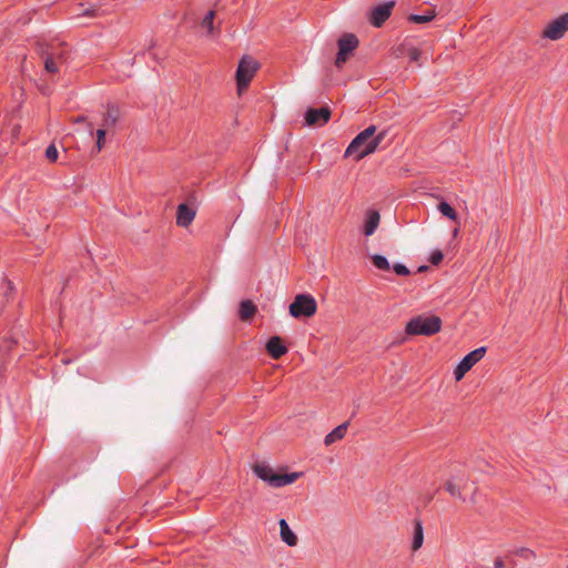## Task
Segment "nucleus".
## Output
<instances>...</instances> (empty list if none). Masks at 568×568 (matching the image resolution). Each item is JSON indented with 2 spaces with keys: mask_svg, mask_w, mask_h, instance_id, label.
Here are the masks:
<instances>
[{
  "mask_svg": "<svg viewBox=\"0 0 568 568\" xmlns=\"http://www.w3.org/2000/svg\"><path fill=\"white\" fill-rule=\"evenodd\" d=\"M386 135V130L377 132L375 125H369L353 139L345 151V156L355 155L357 161L364 159L379 148Z\"/></svg>",
  "mask_w": 568,
  "mask_h": 568,
  "instance_id": "obj_1",
  "label": "nucleus"
},
{
  "mask_svg": "<svg viewBox=\"0 0 568 568\" xmlns=\"http://www.w3.org/2000/svg\"><path fill=\"white\" fill-rule=\"evenodd\" d=\"M255 475L262 480L268 483L272 487H283L293 484L301 477V473L276 474L265 464H255L253 467Z\"/></svg>",
  "mask_w": 568,
  "mask_h": 568,
  "instance_id": "obj_2",
  "label": "nucleus"
},
{
  "mask_svg": "<svg viewBox=\"0 0 568 568\" xmlns=\"http://www.w3.org/2000/svg\"><path fill=\"white\" fill-rule=\"evenodd\" d=\"M442 321L438 316H417L406 325L409 335H433L440 331Z\"/></svg>",
  "mask_w": 568,
  "mask_h": 568,
  "instance_id": "obj_3",
  "label": "nucleus"
},
{
  "mask_svg": "<svg viewBox=\"0 0 568 568\" xmlns=\"http://www.w3.org/2000/svg\"><path fill=\"white\" fill-rule=\"evenodd\" d=\"M258 68V62L250 55H244L240 60L236 70V84L239 94H242V92L246 90Z\"/></svg>",
  "mask_w": 568,
  "mask_h": 568,
  "instance_id": "obj_4",
  "label": "nucleus"
},
{
  "mask_svg": "<svg viewBox=\"0 0 568 568\" xmlns=\"http://www.w3.org/2000/svg\"><path fill=\"white\" fill-rule=\"evenodd\" d=\"M317 304L314 297L306 294H298L295 296L293 303L290 305V314L295 317H311L316 313Z\"/></svg>",
  "mask_w": 568,
  "mask_h": 568,
  "instance_id": "obj_5",
  "label": "nucleus"
},
{
  "mask_svg": "<svg viewBox=\"0 0 568 568\" xmlns=\"http://www.w3.org/2000/svg\"><path fill=\"white\" fill-rule=\"evenodd\" d=\"M568 31V12L551 20L542 31V37L552 41L561 39Z\"/></svg>",
  "mask_w": 568,
  "mask_h": 568,
  "instance_id": "obj_6",
  "label": "nucleus"
},
{
  "mask_svg": "<svg viewBox=\"0 0 568 568\" xmlns=\"http://www.w3.org/2000/svg\"><path fill=\"white\" fill-rule=\"evenodd\" d=\"M338 53L335 60L336 67L341 68L346 62L348 54L358 45V39L353 33H345L338 39Z\"/></svg>",
  "mask_w": 568,
  "mask_h": 568,
  "instance_id": "obj_7",
  "label": "nucleus"
},
{
  "mask_svg": "<svg viewBox=\"0 0 568 568\" xmlns=\"http://www.w3.org/2000/svg\"><path fill=\"white\" fill-rule=\"evenodd\" d=\"M486 354L485 347H478L474 349L473 352L468 353L457 365V367L454 371V375L456 381H460L465 374L471 369V367L478 363L484 355Z\"/></svg>",
  "mask_w": 568,
  "mask_h": 568,
  "instance_id": "obj_8",
  "label": "nucleus"
},
{
  "mask_svg": "<svg viewBox=\"0 0 568 568\" xmlns=\"http://www.w3.org/2000/svg\"><path fill=\"white\" fill-rule=\"evenodd\" d=\"M331 114L332 112L327 106L320 109L311 108L305 113V123L308 126H322L329 121Z\"/></svg>",
  "mask_w": 568,
  "mask_h": 568,
  "instance_id": "obj_9",
  "label": "nucleus"
},
{
  "mask_svg": "<svg viewBox=\"0 0 568 568\" xmlns=\"http://www.w3.org/2000/svg\"><path fill=\"white\" fill-rule=\"evenodd\" d=\"M394 6H395V2L389 1V2L382 3V4H378L375 8H373L371 11V17H369L371 23L376 28L382 27L383 23L390 17Z\"/></svg>",
  "mask_w": 568,
  "mask_h": 568,
  "instance_id": "obj_10",
  "label": "nucleus"
},
{
  "mask_svg": "<svg viewBox=\"0 0 568 568\" xmlns=\"http://www.w3.org/2000/svg\"><path fill=\"white\" fill-rule=\"evenodd\" d=\"M266 351L274 359H278L287 353V347L280 336H273L266 343Z\"/></svg>",
  "mask_w": 568,
  "mask_h": 568,
  "instance_id": "obj_11",
  "label": "nucleus"
},
{
  "mask_svg": "<svg viewBox=\"0 0 568 568\" xmlns=\"http://www.w3.org/2000/svg\"><path fill=\"white\" fill-rule=\"evenodd\" d=\"M195 217V211L186 204H180L176 212V224L182 227H187Z\"/></svg>",
  "mask_w": 568,
  "mask_h": 568,
  "instance_id": "obj_12",
  "label": "nucleus"
},
{
  "mask_svg": "<svg viewBox=\"0 0 568 568\" xmlns=\"http://www.w3.org/2000/svg\"><path fill=\"white\" fill-rule=\"evenodd\" d=\"M280 538L290 547H295L298 542L296 534L290 528L285 519H280Z\"/></svg>",
  "mask_w": 568,
  "mask_h": 568,
  "instance_id": "obj_13",
  "label": "nucleus"
},
{
  "mask_svg": "<svg viewBox=\"0 0 568 568\" xmlns=\"http://www.w3.org/2000/svg\"><path fill=\"white\" fill-rule=\"evenodd\" d=\"M121 116L120 110L114 104H109L105 113L103 114L102 124L104 129H110L116 124Z\"/></svg>",
  "mask_w": 568,
  "mask_h": 568,
  "instance_id": "obj_14",
  "label": "nucleus"
},
{
  "mask_svg": "<svg viewBox=\"0 0 568 568\" xmlns=\"http://www.w3.org/2000/svg\"><path fill=\"white\" fill-rule=\"evenodd\" d=\"M464 481V478L462 476H453L445 483V488L449 493L450 496L464 499L463 498V486L462 483Z\"/></svg>",
  "mask_w": 568,
  "mask_h": 568,
  "instance_id": "obj_15",
  "label": "nucleus"
},
{
  "mask_svg": "<svg viewBox=\"0 0 568 568\" xmlns=\"http://www.w3.org/2000/svg\"><path fill=\"white\" fill-rule=\"evenodd\" d=\"M379 221H381V215L377 211H374V210L368 211L365 226H364V234L366 236L373 235L379 225Z\"/></svg>",
  "mask_w": 568,
  "mask_h": 568,
  "instance_id": "obj_16",
  "label": "nucleus"
},
{
  "mask_svg": "<svg viewBox=\"0 0 568 568\" xmlns=\"http://www.w3.org/2000/svg\"><path fill=\"white\" fill-rule=\"evenodd\" d=\"M347 427H348V422H345V423L341 424L339 426H337L336 428H334L331 433H328L325 436V439H324L325 445L328 446V445H332L333 443L342 439L347 432Z\"/></svg>",
  "mask_w": 568,
  "mask_h": 568,
  "instance_id": "obj_17",
  "label": "nucleus"
},
{
  "mask_svg": "<svg viewBox=\"0 0 568 568\" xmlns=\"http://www.w3.org/2000/svg\"><path fill=\"white\" fill-rule=\"evenodd\" d=\"M256 306L253 302L250 300L243 301L240 304V317L242 321H248L251 320L254 314L256 313Z\"/></svg>",
  "mask_w": 568,
  "mask_h": 568,
  "instance_id": "obj_18",
  "label": "nucleus"
},
{
  "mask_svg": "<svg viewBox=\"0 0 568 568\" xmlns=\"http://www.w3.org/2000/svg\"><path fill=\"white\" fill-rule=\"evenodd\" d=\"M423 542H424L423 525L420 521H415L414 537H413V544H412L413 551L418 550L423 546Z\"/></svg>",
  "mask_w": 568,
  "mask_h": 568,
  "instance_id": "obj_19",
  "label": "nucleus"
},
{
  "mask_svg": "<svg viewBox=\"0 0 568 568\" xmlns=\"http://www.w3.org/2000/svg\"><path fill=\"white\" fill-rule=\"evenodd\" d=\"M214 17L215 12L211 10L206 13V16L203 18L201 22V28L206 30L207 36H212L214 33Z\"/></svg>",
  "mask_w": 568,
  "mask_h": 568,
  "instance_id": "obj_20",
  "label": "nucleus"
},
{
  "mask_svg": "<svg viewBox=\"0 0 568 568\" xmlns=\"http://www.w3.org/2000/svg\"><path fill=\"white\" fill-rule=\"evenodd\" d=\"M438 210L444 216L448 217L449 220H457V214L455 210L447 202H440L438 204Z\"/></svg>",
  "mask_w": 568,
  "mask_h": 568,
  "instance_id": "obj_21",
  "label": "nucleus"
},
{
  "mask_svg": "<svg viewBox=\"0 0 568 568\" xmlns=\"http://www.w3.org/2000/svg\"><path fill=\"white\" fill-rule=\"evenodd\" d=\"M435 18V11H429L427 14H410L408 20L414 23H426Z\"/></svg>",
  "mask_w": 568,
  "mask_h": 568,
  "instance_id": "obj_22",
  "label": "nucleus"
},
{
  "mask_svg": "<svg viewBox=\"0 0 568 568\" xmlns=\"http://www.w3.org/2000/svg\"><path fill=\"white\" fill-rule=\"evenodd\" d=\"M372 261H373V264L382 271L390 270V264H389L388 260L383 255H377V254L373 255Z\"/></svg>",
  "mask_w": 568,
  "mask_h": 568,
  "instance_id": "obj_23",
  "label": "nucleus"
},
{
  "mask_svg": "<svg viewBox=\"0 0 568 568\" xmlns=\"http://www.w3.org/2000/svg\"><path fill=\"white\" fill-rule=\"evenodd\" d=\"M44 68L50 73L58 72L59 65L57 59L52 55H48L44 60Z\"/></svg>",
  "mask_w": 568,
  "mask_h": 568,
  "instance_id": "obj_24",
  "label": "nucleus"
},
{
  "mask_svg": "<svg viewBox=\"0 0 568 568\" xmlns=\"http://www.w3.org/2000/svg\"><path fill=\"white\" fill-rule=\"evenodd\" d=\"M105 134H106V129H104L103 126L98 129V131H97V151L98 152H100L104 146Z\"/></svg>",
  "mask_w": 568,
  "mask_h": 568,
  "instance_id": "obj_25",
  "label": "nucleus"
},
{
  "mask_svg": "<svg viewBox=\"0 0 568 568\" xmlns=\"http://www.w3.org/2000/svg\"><path fill=\"white\" fill-rule=\"evenodd\" d=\"M45 156L50 162H55L59 158L58 149L54 144H50L45 150Z\"/></svg>",
  "mask_w": 568,
  "mask_h": 568,
  "instance_id": "obj_26",
  "label": "nucleus"
},
{
  "mask_svg": "<svg viewBox=\"0 0 568 568\" xmlns=\"http://www.w3.org/2000/svg\"><path fill=\"white\" fill-rule=\"evenodd\" d=\"M514 554L517 556H520L525 559H530L536 556L535 552L528 548H519V549L515 550Z\"/></svg>",
  "mask_w": 568,
  "mask_h": 568,
  "instance_id": "obj_27",
  "label": "nucleus"
},
{
  "mask_svg": "<svg viewBox=\"0 0 568 568\" xmlns=\"http://www.w3.org/2000/svg\"><path fill=\"white\" fill-rule=\"evenodd\" d=\"M443 260V253L442 251L439 250H435L432 254H430V257H429V262L434 265H437L442 262Z\"/></svg>",
  "mask_w": 568,
  "mask_h": 568,
  "instance_id": "obj_28",
  "label": "nucleus"
},
{
  "mask_svg": "<svg viewBox=\"0 0 568 568\" xmlns=\"http://www.w3.org/2000/svg\"><path fill=\"white\" fill-rule=\"evenodd\" d=\"M393 270L397 275H402V276H406L410 273L409 270L405 265L399 264V263L395 264L393 266Z\"/></svg>",
  "mask_w": 568,
  "mask_h": 568,
  "instance_id": "obj_29",
  "label": "nucleus"
},
{
  "mask_svg": "<svg viewBox=\"0 0 568 568\" xmlns=\"http://www.w3.org/2000/svg\"><path fill=\"white\" fill-rule=\"evenodd\" d=\"M407 53H408L409 60L412 62H418L419 61L420 51L417 48H409Z\"/></svg>",
  "mask_w": 568,
  "mask_h": 568,
  "instance_id": "obj_30",
  "label": "nucleus"
},
{
  "mask_svg": "<svg viewBox=\"0 0 568 568\" xmlns=\"http://www.w3.org/2000/svg\"><path fill=\"white\" fill-rule=\"evenodd\" d=\"M494 567L495 568H504L505 567L504 560L501 558H496L494 561Z\"/></svg>",
  "mask_w": 568,
  "mask_h": 568,
  "instance_id": "obj_31",
  "label": "nucleus"
},
{
  "mask_svg": "<svg viewBox=\"0 0 568 568\" xmlns=\"http://www.w3.org/2000/svg\"><path fill=\"white\" fill-rule=\"evenodd\" d=\"M94 13H95V10H94V9H89V10L83 11V14H84V16H90V17H92V16H94Z\"/></svg>",
  "mask_w": 568,
  "mask_h": 568,
  "instance_id": "obj_32",
  "label": "nucleus"
},
{
  "mask_svg": "<svg viewBox=\"0 0 568 568\" xmlns=\"http://www.w3.org/2000/svg\"><path fill=\"white\" fill-rule=\"evenodd\" d=\"M85 121H87V118H85V116H82V115H80V116H78L77 119H74V122H75V123H81V122H85Z\"/></svg>",
  "mask_w": 568,
  "mask_h": 568,
  "instance_id": "obj_33",
  "label": "nucleus"
},
{
  "mask_svg": "<svg viewBox=\"0 0 568 568\" xmlns=\"http://www.w3.org/2000/svg\"><path fill=\"white\" fill-rule=\"evenodd\" d=\"M427 270H428L427 265H422V266H419L418 272H425Z\"/></svg>",
  "mask_w": 568,
  "mask_h": 568,
  "instance_id": "obj_34",
  "label": "nucleus"
},
{
  "mask_svg": "<svg viewBox=\"0 0 568 568\" xmlns=\"http://www.w3.org/2000/svg\"><path fill=\"white\" fill-rule=\"evenodd\" d=\"M89 132H90V134H91V135L93 134V128H92V124H89Z\"/></svg>",
  "mask_w": 568,
  "mask_h": 568,
  "instance_id": "obj_35",
  "label": "nucleus"
},
{
  "mask_svg": "<svg viewBox=\"0 0 568 568\" xmlns=\"http://www.w3.org/2000/svg\"><path fill=\"white\" fill-rule=\"evenodd\" d=\"M402 50H403V49H398L397 57H398L399 54H402Z\"/></svg>",
  "mask_w": 568,
  "mask_h": 568,
  "instance_id": "obj_36",
  "label": "nucleus"
},
{
  "mask_svg": "<svg viewBox=\"0 0 568 568\" xmlns=\"http://www.w3.org/2000/svg\"><path fill=\"white\" fill-rule=\"evenodd\" d=\"M457 233H458V230H457V229H455V231H454V236H456V235H457Z\"/></svg>",
  "mask_w": 568,
  "mask_h": 568,
  "instance_id": "obj_37",
  "label": "nucleus"
}]
</instances>
